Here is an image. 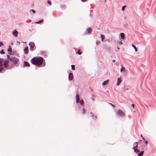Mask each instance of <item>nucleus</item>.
I'll return each mask as SVG.
<instances>
[{"label": "nucleus", "mask_w": 156, "mask_h": 156, "mask_svg": "<svg viewBox=\"0 0 156 156\" xmlns=\"http://www.w3.org/2000/svg\"><path fill=\"white\" fill-rule=\"evenodd\" d=\"M43 60L44 58L42 57H38L32 58L30 62L33 64L39 67L42 64Z\"/></svg>", "instance_id": "nucleus-1"}, {"label": "nucleus", "mask_w": 156, "mask_h": 156, "mask_svg": "<svg viewBox=\"0 0 156 156\" xmlns=\"http://www.w3.org/2000/svg\"><path fill=\"white\" fill-rule=\"evenodd\" d=\"M9 59L12 62L14 65H16L19 61V59L16 57L9 58Z\"/></svg>", "instance_id": "nucleus-2"}, {"label": "nucleus", "mask_w": 156, "mask_h": 156, "mask_svg": "<svg viewBox=\"0 0 156 156\" xmlns=\"http://www.w3.org/2000/svg\"><path fill=\"white\" fill-rule=\"evenodd\" d=\"M117 115L120 116H124V113L122 110H119L117 112Z\"/></svg>", "instance_id": "nucleus-3"}, {"label": "nucleus", "mask_w": 156, "mask_h": 156, "mask_svg": "<svg viewBox=\"0 0 156 156\" xmlns=\"http://www.w3.org/2000/svg\"><path fill=\"white\" fill-rule=\"evenodd\" d=\"M29 45L30 47V49L31 51H32L34 50V44L33 42H30L29 43Z\"/></svg>", "instance_id": "nucleus-4"}, {"label": "nucleus", "mask_w": 156, "mask_h": 156, "mask_svg": "<svg viewBox=\"0 0 156 156\" xmlns=\"http://www.w3.org/2000/svg\"><path fill=\"white\" fill-rule=\"evenodd\" d=\"M76 101L77 103H79L80 102L79 95L78 94H76Z\"/></svg>", "instance_id": "nucleus-5"}, {"label": "nucleus", "mask_w": 156, "mask_h": 156, "mask_svg": "<svg viewBox=\"0 0 156 156\" xmlns=\"http://www.w3.org/2000/svg\"><path fill=\"white\" fill-rule=\"evenodd\" d=\"M69 79L70 80H72L73 79V75L72 73H70L69 74Z\"/></svg>", "instance_id": "nucleus-6"}, {"label": "nucleus", "mask_w": 156, "mask_h": 156, "mask_svg": "<svg viewBox=\"0 0 156 156\" xmlns=\"http://www.w3.org/2000/svg\"><path fill=\"white\" fill-rule=\"evenodd\" d=\"M9 63L8 60H5L4 62V66L5 68H7L8 67V64Z\"/></svg>", "instance_id": "nucleus-7"}, {"label": "nucleus", "mask_w": 156, "mask_h": 156, "mask_svg": "<svg viewBox=\"0 0 156 156\" xmlns=\"http://www.w3.org/2000/svg\"><path fill=\"white\" fill-rule=\"evenodd\" d=\"M30 66V64L27 62L24 61V62L23 66L29 67Z\"/></svg>", "instance_id": "nucleus-8"}, {"label": "nucleus", "mask_w": 156, "mask_h": 156, "mask_svg": "<svg viewBox=\"0 0 156 156\" xmlns=\"http://www.w3.org/2000/svg\"><path fill=\"white\" fill-rule=\"evenodd\" d=\"M24 53L27 54L28 52V48L27 46L24 49Z\"/></svg>", "instance_id": "nucleus-9"}, {"label": "nucleus", "mask_w": 156, "mask_h": 156, "mask_svg": "<svg viewBox=\"0 0 156 156\" xmlns=\"http://www.w3.org/2000/svg\"><path fill=\"white\" fill-rule=\"evenodd\" d=\"M12 34L14 35L15 37H16L17 36V34H18V32L16 30H15L13 32Z\"/></svg>", "instance_id": "nucleus-10"}, {"label": "nucleus", "mask_w": 156, "mask_h": 156, "mask_svg": "<svg viewBox=\"0 0 156 156\" xmlns=\"http://www.w3.org/2000/svg\"><path fill=\"white\" fill-rule=\"evenodd\" d=\"M121 78H118L117 80V82L116 85L118 86L119 85L120 83L121 82L122 80H120Z\"/></svg>", "instance_id": "nucleus-11"}, {"label": "nucleus", "mask_w": 156, "mask_h": 156, "mask_svg": "<svg viewBox=\"0 0 156 156\" xmlns=\"http://www.w3.org/2000/svg\"><path fill=\"white\" fill-rule=\"evenodd\" d=\"M3 59H0V66L2 67L3 66Z\"/></svg>", "instance_id": "nucleus-12"}, {"label": "nucleus", "mask_w": 156, "mask_h": 156, "mask_svg": "<svg viewBox=\"0 0 156 156\" xmlns=\"http://www.w3.org/2000/svg\"><path fill=\"white\" fill-rule=\"evenodd\" d=\"M109 81L108 80H106L102 83V85L104 86L108 84V83Z\"/></svg>", "instance_id": "nucleus-13"}, {"label": "nucleus", "mask_w": 156, "mask_h": 156, "mask_svg": "<svg viewBox=\"0 0 156 156\" xmlns=\"http://www.w3.org/2000/svg\"><path fill=\"white\" fill-rule=\"evenodd\" d=\"M120 34L121 35V38L123 40L124 38V35H125L124 33H121Z\"/></svg>", "instance_id": "nucleus-14"}, {"label": "nucleus", "mask_w": 156, "mask_h": 156, "mask_svg": "<svg viewBox=\"0 0 156 156\" xmlns=\"http://www.w3.org/2000/svg\"><path fill=\"white\" fill-rule=\"evenodd\" d=\"M133 149L134 150L135 152L136 153H138L140 152L139 150L136 148H135V147H133Z\"/></svg>", "instance_id": "nucleus-15"}, {"label": "nucleus", "mask_w": 156, "mask_h": 156, "mask_svg": "<svg viewBox=\"0 0 156 156\" xmlns=\"http://www.w3.org/2000/svg\"><path fill=\"white\" fill-rule=\"evenodd\" d=\"M8 51L10 52H11L12 51V47L11 46H9V48L8 49Z\"/></svg>", "instance_id": "nucleus-16"}, {"label": "nucleus", "mask_w": 156, "mask_h": 156, "mask_svg": "<svg viewBox=\"0 0 156 156\" xmlns=\"http://www.w3.org/2000/svg\"><path fill=\"white\" fill-rule=\"evenodd\" d=\"M92 31L91 29L90 28H89L87 30V32L88 33H91Z\"/></svg>", "instance_id": "nucleus-17"}, {"label": "nucleus", "mask_w": 156, "mask_h": 156, "mask_svg": "<svg viewBox=\"0 0 156 156\" xmlns=\"http://www.w3.org/2000/svg\"><path fill=\"white\" fill-rule=\"evenodd\" d=\"M92 117L94 119H97V116L95 115H92Z\"/></svg>", "instance_id": "nucleus-18"}, {"label": "nucleus", "mask_w": 156, "mask_h": 156, "mask_svg": "<svg viewBox=\"0 0 156 156\" xmlns=\"http://www.w3.org/2000/svg\"><path fill=\"white\" fill-rule=\"evenodd\" d=\"M132 46L134 48L135 51L136 52L138 50L136 46L133 44H132Z\"/></svg>", "instance_id": "nucleus-19"}, {"label": "nucleus", "mask_w": 156, "mask_h": 156, "mask_svg": "<svg viewBox=\"0 0 156 156\" xmlns=\"http://www.w3.org/2000/svg\"><path fill=\"white\" fill-rule=\"evenodd\" d=\"M121 68L120 69L121 72H122L123 71H124L125 70V68L122 66V65H121Z\"/></svg>", "instance_id": "nucleus-20"}, {"label": "nucleus", "mask_w": 156, "mask_h": 156, "mask_svg": "<svg viewBox=\"0 0 156 156\" xmlns=\"http://www.w3.org/2000/svg\"><path fill=\"white\" fill-rule=\"evenodd\" d=\"M101 38L102 41H103V40L105 38V36L102 34H101Z\"/></svg>", "instance_id": "nucleus-21"}, {"label": "nucleus", "mask_w": 156, "mask_h": 156, "mask_svg": "<svg viewBox=\"0 0 156 156\" xmlns=\"http://www.w3.org/2000/svg\"><path fill=\"white\" fill-rule=\"evenodd\" d=\"M144 151H142L140 153H139L138 154V155L139 156H143Z\"/></svg>", "instance_id": "nucleus-22"}, {"label": "nucleus", "mask_w": 156, "mask_h": 156, "mask_svg": "<svg viewBox=\"0 0 156 156\" xmlns=\"http://www.w3.org/2000/svg\"><path fill=\"white\" fill-rule=\"evenodd\" d=\"M72 69L73 70H74L75 69V66L74 65H71Z\"/></svg>", "instance_id": "nucleus-23"}, {"label": "nucleus", "mask_w": 156, "mask_h": 156, "mask_svg": "<svg viewBox=\"0 0 156 156\" xmlns=\"http://www.w3.org/2000/svg\"><path fill=\"white\" fill-rule=\"evenodd\" d=\"M118 44L120 45H121L122 44V40H120V41L118 42Z\"/></svg>", "instance_id": "nucleus-24"}, {"label": "nucleus", "mask_w": 156, "mask_h": 156, "mask_svg": "<svg viewBox=\"0 0 156 156\" xmlns=\"http://www.w3.org/2000/svg\"><path fill=\"white\" fill-rule=\"evenodd\" d=\"M77 53L78 54L80 55L82 54V52L80 50H78L77 51Z\"/></svg>", "instance_id": "nucleus-25"}, {"label": "nucleus", "mask_w": 156, "mask_h": 156, "mask_svg": "<svg viewBox=\"0 0 156 156\" xmlns=\"http://www.w3.org/2000/svg\"><path fill=\"white\" fill-rule=\"evenodd\" d=\"M80 104L82 105H83V100H82L80 101Z\"/></svg>", "instance_id": "nucleus-26"}, {"label": "nucleus", "mask_w": 156, "mask_h": 156, "mask_svg": "<svg viewBox=\"0 0 156 156\" xmlns=\"http://www.w3.org/2000/svg\"><path fill=\"white\" fill-rule=\"evenodd\" d=\"M0 53L2 54H5V53L3 50H2L1 51H0Z\"/></svg>", "instance_id": "nucleus-27"}, {"label": "nucleus", "mask_w": 156, "mask_h": 156, "mask_svg": "<svg viewBox=\"0 0 156 156\" xmlns=\"http://www.w3.org/2000/svg\"><path fill=\"white\" fill-rule=\"evenodd\" d=\"M2 45H3V44L2 41L0 42V47H1Z\"/></svg>", "instance_id": "nucleus-28"}, {"label": "nucleus", "mask_w": 156, "mask_h": 156, "mask_svg": "<svg viewBox=\"0 0 156 156\" xmlns=\"http://www.w3.org/2000/svg\"><path fill=\"white\" fill-rule=\"evenodd\" d=\"M126 7V5H124L123 6L122 8V11H124L125 10V8Z\"/></svg>", "instance_id": "nucleus-29"}, {"label": "nucleus", "mask_w": 156, "mask_h": 156, "mask_svg": "<svg viewBox=\"0 0 156 156\" xmlns=\"http://www.w3.org/2000/svg\"><path fill=\"white\" fill-rule=\"evenodd\" d=\"M135 144H136V145L134 147H135V148H136L138 147V144L137 142L135 143Z\"/></svg>", "instance_id": "nucleus-30"}, {"label": "nucleus", "mask_w": 156, "mask_h": 156, "mask_svg": "<svg viewBox=\"0 0 156 156\" xmlns=\"http://www.w3.org/2000/svg\"><path fill=\"white\" fill-rule=\"evenodd\" d=\"M109 104L111 105L113 108H115V106L114 105H113V104H111V103H109Z\"/></svg>", "instance_id": "nucleus-31"}, {"label": "nucleus", "mask_w": 156, "mask_h": 156, "mask_svg": "<svg viewBox=\"0 0 156 156\" xmlns=\"http://www.w3.org/2000/svg\"><path fill=\"white\" fill-rule=\"evenodd\" d=\"M48 3L50 5H51V2L50 1H48Z\"/></svg>", "instance_id": "nucleus-32"}, {"label": "nucleus", "mask_w": 156, "mask_h": 156, "mask_svg": "<svg viewBox=\"0 0 156 156\" xmlns=\"http://www.w3.org/2000/svg\"><path fill=\"white\" fill-rule=\"evenodd\" d=\"M43 20H40V21H38V22L37 23H41V22H43Z\"/></svg>", "instance_id": "nucleus-33"}, {"label": "nucleus", "mask_w": 156, "mask_h": 156, "mask_svg": "<svg viewBox=\"0 0 156 156\" xmlns=\"http://www.w3.org/2000/svg\"><path fill=\"white\" fill-rule=\"evenodd\" d=\"M85 110L84 108H83V114H84L85 113Z\"/></svg>", "instance_id": "nucleus-34"}, {"label": "nucleus", "mask_w": 156, "mask_h": 156, "mask_svg": "<svg viewBox=\"0 0 156 156\" xmlns=\"http://www.w3.org/2000/svg\"><path fill=\"white\" fill-rule=\"evenodd\" d=\"M30 11L33 12L34 13H35V11L33 9L31 10Z\"/></svg>", "instance_id": "nucleus-35"}, {"label": "nucleus", "mask_w": 156, "mask_h": 156, "mask_svg": "<svg viewBox=\"0 0 156 156\" xmlns=\"http://www.w3.org/2000/svg\"><path fill=\"white\" fill-rule=\"evenodd\" d=\"M145 143L147 145L148 144V141L147 140H145Z\"/></svg>", "instance_id": "nucleus-36"}, {"label": "nucleus", "mask_w": 156, "mask_h": 156, "mask_svg": "<svg viewBox=\"0 0 156 156\" xmlns=\"http://www.w3.org/2000/svg\"><path fill=\"white\" fill-rule=\"evenodd\" d=\"M97 45H98L99 44V41H97L96 42Z\"/></svg>", "instance_id": "nucleus-37"}, {"label": "nucleus", "mask_w": 156, "mask_h": 156, "mask_svg": "<svg viewBox=\"0 0 156 156\" xmlns=\"http://www.w3.org/2000/svg\"><path fill=\"white\" fill-rule=\"evenodd\" d=\"M3 69V68H0V72L2 71Z\"/></svg>", "instance_id": "nucleus-38"}, {"label": "nucleus", "mask_w": 156, "mask_h": 156, "mask_svg": "<svg viewBox=\"0 0 156 156\" xmlns=\"http://www.w3.org/2000/svg\"><path fill=\"white\" fill-rule=\"evenodd\" d=\"M132 105L133 106V108H134V104H132Z\"/></svg>", "instance_id": "nucleus-39"}, {"label": "nucleus", "mask_w": 156, "mask_h": 156, "mask_svg": "<svg viewBox=\"0 0 156 156\" xmlns=\"http://www.w3.org/2000/svg\"><path fill=\"white\" fill-rule=\"evenodd\" d=\"M7 58H8L9 59V58H10V57H9V56L8 55H7Z\"/></svg>", "instance_id": "nucleus-40"}, {"label": "nucleus", "mask_w": 156, "mask_h": 156, "mask_svg": "<svg viewBox=\"0 0 156 156\" xmlns=\"http://www.w3.org/2000/svg\"><path fill=\"white\" fill-rule=\"evenodd\" d=\"M142 139H143V140L144 141L146 140H145V138H144V137H143Z\"/></svg>", "instance_id": "nucleus-41"}, {"label": "nucleus", "mask_w": 156, "mask_h": 156, "mask_svg": "<svg viewBox=\"0 0 156 156\" xmlns=\"http://www.w3.org/2000/svg\"><path fill=\"white\" fill-rule=\"evenodd\" d=\"M141 136L142 138H143V136H142V134H141Z\"/></svg>", "instance_id": "nucleus-42"}, {"label": "nucleus", "mask_w": 156, "mask_h": 156, "mask_svg": "<svg viewBox=\"0 0 156 156\" xmlns=\"http://www.w3.org/2000/svg\"><path fill=\"white\" fill-rule=\"evenodd\" d=\"M117 49L119 50V47L117 48Z\"/></svg>", "instance_id": "nucleus-43"}, {"label": "nucleus", "mask_w": 156, "mask_h": 156, "mask_svg": "<svg viewBox=\"0 0 156 156\" xmlns=\"http://www.w3.org/2000/svg\"><path fill=\"white\" fill-rule=\"evenodd\" d=\"M115 60H114L113 61V62H115Z\"/></svg>", "instance_id": "nucleus-44"}, {"label": "nucleus", "mask_w": 156, "mask_h": 156, "mask_svg": "<svg viewBox=\"0 0 156 156\" xmlns=\"http://www.w3.org/2000/svg\"><path fill=\"white\" fill-rule=\"evenodd\" d=\"M90 114H92V112H91L90 113Z\"/></svg>", "instance_id": "nucleus-45"}, {"label": "nucleus", "mask_w": 156, "mask_h": 156, "mask_svg": "<svg viewBox=\"0 0 156 156\" xmlns=\"http://www.w3.org/2000/svg\"><path fill=\"white\" fill-rule=\"evenodd\" d=\"M82 1L84 2V1H85L83 0V1Z\"/></svg>", "instance_id": "nucleus-46"}]
</instances>
